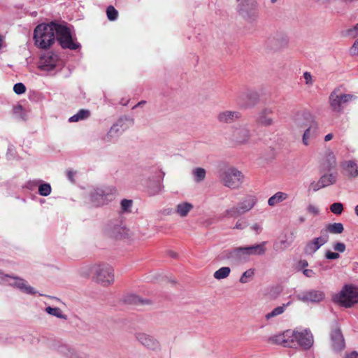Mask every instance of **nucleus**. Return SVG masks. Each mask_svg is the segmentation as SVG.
Listing matches in <instances>:
<instances>
[{
  "label": "nucleus",
  "instance_id": "nucleus-26",
  "mask_svg": "<svg viewBox=\"0 0 358 358\" xmlns=\"http://www.w3.org/2000/svg\"><path fill=\"white\" fill-rule=\"evenodd\" d=\"M338 178V174L336 172L334 173H327L321 176L320 178V183L322 187H327L330 185L336 184Z\"/></svg>",
  "mask_w": 358,
  "mask_h": 358
},
{
  "label": "nucleus",
  "instance_id": "nucleus-61",
  "mask_svg": "<svg viewBox=\"0 0 358 358\" xmlns=\"http://www.w3.org/2000/svg\"><path fill=\"white\" fill-rule=\"evenodd\" d=\"M145 101H141L138 102L136 105H135V106L133 107V109H134V108H137V107H138V106H142V105H143V104H145Z\"/></svg>",
  "mask_w": 358,
  "mask_h": 358
},
{
  "label": "nucleus",
  "instance_id": "nucleus-64",
  "mask_svg": "<svg viewBox=\"0 0 358 358\" xmlns=\"http://www.w3.org/2000/svg\"><path fill=\"white\" fill-rule=\"evenodd\" d=\"M355 213L358 217V205H357L355 208Z\"/></svg>",
  "mask_w": 358,
  "mask_h": 358
},
{
  "label": "nucleus",
  "instance_id": "nucleus-23",
  "mask_svg": "<svg viewBox=\"0 0 358 358\" xmlns=\"http://www.w3.org/2000/svg\"><path fill=\"white\" fill-rule=\"evenodd\" d=\"M257 202V199L255 196L248 194L244 196L238 203L237 206H238L242 214H245L250 211L256 205Z\"/></svg>",
  "mask_w": 358,
  "mask_h": 358
},
{
  "label": "nucleus",
  "instance_id": "nucleus-52",
  "mask_svg": "<svg viewBox=\"0 0 358 358\" xmlns=\"http://www.w3.org/2000/svg\"><path fill=\"white\" fill-rule=\"evenodd\" d=\"M345 245L343 243L338 242L334 245V249L339 252H343L345 250Z\"/></svg>",
  "mask_w": 358,
  "mask_h": 358
},
{
  "label": "nucleus",
  "instance_id": "nucleus-35",
  "mask_svg": "<svg viewBox=\"0 0 358 358\" xmlns=\"http://www.w3.org/2000/svg\"><path fill=\"white\" fill-rule=\"evenodd\" d=\"M206 170L201 167H198L192 170L194 180L196 182H202L206 178Z\"/></svg>",
  "mask_w": 358,
  "mask_h": 358
},
{
  "label": "nucleus",
  "instance_id": "nucleus-58",
  "mask_svg": "<svg viewBox=\"0 0 358 358\" xmlns=\"http://www.w3.org/2000/svg\"><path fill=\"white\" fill-rule=\"evenodd\" d=\"M280 40L282 45L285 46L288 44V39L286 36H281Z\"/></svg>",
  "mask_w": 358,
  "mask_h": 358
},
{
  "label": "nucleus",
  "instance_id": "nucleus-4",
  "mask_svg": "<svg viewBox=\"0 0 358 358\" xmlns=\"http://www.w3.org/2000/svg\"><path fill=\"white\" fill-rule=\"evenodd\" d=\"M116 194L117 189L114 187L96 188L90 192V201L93 206H102L113 201Z\"/></svg>",
  "mask_w": 358,
  "mask_h": 358
},
{
  "label": "nucleus",
  "instance_id": "nucleus-11",
  "mask_svg": "<svg viewBox=\"0 0 358 358\" xmlns=\"http://www.w3.org/2000/svg\"><path fill=\"white\" fill-rule=\"evenodd\" d=\"M1 279H4L5 282H7L9 285L17 287L26 294H34L36 293L35 289L27 285V282L22 278L10 276L8 275H4L3 273V278Z\"/></svg>",
  "mask_w": 358,
  "mask_h": 358
},
{
  "label": "nucleus",
  "instance_id": "nucleus-39",
  "mask_svg": "<svg viewBox=\"0 0 358 358\" xmlns=\"http://www.w3.org/2000/svg\"><path fill=\"white\" fill-rule=\"evenodd\" d=\"M52 188L49 183H43L38 187V193L41 196H47L50 194Z\"/></svg>",
  "mask_w": 358,
  "mask_h": 358
},
{
  "label": "nucleus",
  "instance_id": "nucleus-43",
  "mask_svg": "<svg viewBox=\"0 0 358 358\" xmlns=\"http://www.w3.org/2000/svg\"><path fill=\"white\" fill-rule=\"evenodd\" d=\"M330 210L336 215H341L343 211V206L341 203H334L330 206Z\"/></svg>",
  "mask_w": 358,
  "mask_h": 358
},
{
  "label": "nucleus",
  "instance_id": "nucleus-34",
  "mask_svg": "<svg viewBox=\"0 0 358 358\" xmlns=\"http://www.w3.org/2000/svg\"><path fill=\"white\" fill-rule=\"evenodd\" d=\"M45 312L48 314L55 316L59 319H67V316L63 313L62 310L59 308L57 307L52 308L50 306H48L45 308Z\"/></svg>",
  "mask_w": 358,
  "mask_h": 358
},
{
  "label": "nucleus",
  "instance_id": "nucleus-55",
  "mask_svg": "<svg viewBox=\"0 0 358 358\" xmlns=\"http://www.w3.org/2000/svg\"><path fill=\"white\" fill-rule=\"evenodd\" d=\"M350 52L352 55L358 56V38L355 41L353 45L351 47Z\"/></svg>",
  "mask_w": 358,
  "mask_h": 358
},
{
  "label": "nucleus",
  "instance_id": "nucleus-24",
  "mask_svg": "<svg viewBox=\"0 0 358 358\" xmlns=\"http://www.w3.org/2000/svg\"><path fill=\"white\" fill-rule=\"evenodd\" d=\"M241 117V114L236 110H224L218 113L217 120L221 123L231 124Z\"/></svg>",
  "mask_w": 358,
  "mask_h": 358
},
{
  "label": "nucleus",
  "instance_id": "nucleus-60",
  "mask_svg": "<svg viewBox=\"0 0 358 358\" xmlns=\"http://www.w3.org/2000/svg\"><path fill=\"white\" fill-rule=\"evenodd\" d=\"M73 176H74V173L73 171H68V177H69V180L73 181Z\"/></svg>",
  "mask_w": 358,
  "mask_h": 358
},
{
  "label": "nucleus",
  "instance_id": "nucleus-14",
  "mask_svg": "<svg viewBox=\"0 0 358 358\" xmlns=\"http://www.w3.org/2000/svg\"><path fill=\"white\" fill-rule=\"evenodd\" d=\"M224 257L232 262H239L248 260L250 255L247 247H238L225 251Z\"/></svg>",
  "mask_w": 358,
  "mask_h": 358
},
{
  "label": "nucleus",
  "instance_id": "nucleus-49",
  "mask_svg": "<svg viewBox=\"0 0 358 358\" xmlns=\"http://www.w3.org/2000/svg\"><path fill=\"white\" fill-rule=\"evenodd\" d=\"M307 211L313 215H317L319 214L318 208L313 204H310L307 206Z\"/></svg>",
  "mask_w": 358,
  "mask_h": 358
},
{
  "label": "nucleus",
  "instance_id": "nucleus-48",
  "mask_svg": "<svg viewBox=\"0 0 358 358\" xmlns=\"http://www.w3.org/2000/svg\"><path fill=\"white\" fill-rule=\"evenodd\" d=\"M322 188H324V187H322V184L320 183V180H318L317 182H313L310 185V189H312L314 192H317Z\"/></svg>",
  "mask_w": 358,
  "mask_h": 358
},
{
  "label": "nucleus",
  "instance_id": "nucleus-9",
  "mask_svg": "<svg viewBox=\"0 0 358 358\" xmlns=\"http://www.w3.org/2000/svg\"><path fill=\"white\" fill-rule=\"evenodd\" d=\"M134 124V119L129 117H120L110 128L106 135L108 140L117 136Z\"/></svg>",
  "mask_w": 358,
  "mask_h": 358
},
{
  "label": "nucleus",
  "instance_id": "nucleus-50",
  "mask_svg": "<svg viewBox=\"0 0 358 358\" xmlns=\"http://www.w3.org/2000/svg\"><path fill=\"white\" fill-rule=\"evenodd\" d=\"M310 127H308V128L306 129L304 134L303 135V143L305 145H308L309 143L308 139L310 138Z\"/></svg>",
  "mask_w": 358,
  "mask_h": 358
},
{
  "label": "nucleus",
  "instance_id": "nucleus-45",
  "mask_svg": "<svg viewBox=\"0 0 358 358\" xmlns=\"http://www.w3.org/2000/svg\"><path fill=\"white\" fill-rule=\"evenodd\" d=\"M247 226L248 223L246 220L244 218H240L236 221V224L234 227V229L238 230H243L245 229Z\"/></svg>",
  "mask_w": 358,
  "mask_h": 358
},
{
  "label": "nucleus",
  "instance_id": "nucleus-1",
  "mask_svg": "<svg viewBox=\"0 0 358 358\" xmlns=\"http://www.w3.org/2000/svg\"><path fill=\"white\" fill-rule=\"evenodd\" d=\"M55 36L63 48L77 50L80 46L73 40L69 28L64 24L52 22L50 24H41L34 29L35 43L43 49L52 45L55 41Z\"/></svg>",
  "mask_w": 358,
  "mask_h": 358
},
{
  "label": "nucleus",
  "instance_id": "nucleus-46",
  "mask_svg": "<svg viewBox=\"0 0 358 358\" xmlns=\"http://www.w3.org/2000/svg\"><path fill=\"white\" fill-rule=\"evenodd\" d=\"M13 91L17 94H22L25 92L26 87L23 83H18L14 85Z\"/></svg>",
  "mask_w": 358,
  "mask_h": 358
},
{
  "label": "nucleus",
  "instance_id": "nucleus-7",
  "mask_svg": "<svg viewBox=\"0 0 358 358\" xmlns=\"http://www.w3.org/2000/svg\"><path fill=\"white\" fill-rule=\"evenodd\" d=\"M251 137L250 127L248 124H238L232 127L229 140L234 145H241L249 143Z\"/></svg>",
  "mask_w": 358,
  "mask_h": 358
},
{
  "label": "nucleus",
  "instance_id": "nucleus-53",
  "mask_svg": "<svg viewBox=\"0 0 358 358\" xmlns=\"http://www.w3.org/2000/svg\"><path fill=\"white\" fill-rule=\"evenodd\" d=\"M303 78L305 80V83L306 85H313V78H312L310 73L307 72V71L303 73Z\"/></svg>",
  "mask_w": 358,
  "mask_h": 358
},
{
  "label": "nucleus",
  "instance_id": "nucleus-2",
  "mask_svg": "<svg viewBox=\"0 0 358 358\" xmlns=\"http://www.w3.org/2000/svg\"><path fill=\"white\" fill-rule=\"evenodd\" d=\"M218 177L224 186L231 189H239L245 178L243 173L234 166H227L220 169Z\"/></svg>",
  "mask_w": 358,
  "mask_h": 358
},
{
  "label": "nucleus",
  "instance_id": "nucleus-20",
  "mask_svg": "<svg viewBox=\"0 0 358 358\" xmlns=\"http://www.w3.org/2000/svg\"><path fill=\"white\" fill-rule=\"evenodd\" d=\"M297 299L303 302H320L324 299V293L321 290L311 289L297 295Z\"/></svg>",
  "mask_w": 358,
  "mask_h": 358
},
{
  "label": "nucleus",
  "instance_id": "nucleus-18",
  "mask_svg": "<svg viewBox=\"0 0 358 358\" xmlns=\"http://www.w3.org/2000/svg\"><path fill=\"white\" fill-rule=\"evenodd\" d=\"M320 165L324 171H329L336 166V157L331 149L327 150L322 155L320 159Z\"/></svg>",
  "mask_w": 358,
  "mask_h": 358
},
{
  "label": "nucleus",
  "instance_id": "nucleus-21",
  "mask_svg": "<svg viewBox=\"0 0 358 358\" xmlns=\"http://www.w3.org/2000/svg\"><path fill=\"white\" fill-rule=\"evenodd\" d=\"M312 121L313 116L307 110L299 111L294 117V125L299 129L308 128Z\"/></svg>",
  "mask_w": 358,
  "mask_h": 358
},
{
  "label": "nucleus",
  "instance_id": "nucleus-25",
  "mask_svg": "<svg viewBox=\"0 0 358 358\" xmlns=\"http://www.w3.org/2000/svg\"><path fill=\"white\" fill-rule=\"evenodd\" d=\"M332 347L336 351H341L345 348V344L341 331L338 329L332 331L331 333Z\"/></svg>",
  "mask_w": 358,
  "mask_h": 358
},
{
  "label": "nucleus",
  "instance_id": "nucleus-59",
  "mask_svg": "<svg viewBox=\"0 0 358 358\" xmlns=\"http://www.w3.org/2000/svg\"><path fill=\"white\" fill-rule=\"evenodd\" d=\"M334 137V135L332 134H328L324 136V141L327 142L331 141Z\"/></svg>",
  "mask_w": 358,
  "mask_h": 358
},
{
  "label": "nucleus",
  "instance_id": "nucleus-63",
  "mask_svg": "<svg viewBox=\"0 0 358 358\" xmlns=\"http://www.w3.org/2000/svg\"><path fill=\"white\" fill-rule=\"evenodd\" d=\"M306 220L305 217H299V221L301 222V223H303Z\"/></svg>",
  "mask_w": 358,
  "mask_h": 358
},
{
  "label": "nucleus",
  "instance_id": "nucleus-19",
  "mask_svg": "<svg viewBox=\"0 0 358 358\" xmlns=\"http://www.w3.org/2000/svg\"><path fill=\"white\" fill-rule=\"evenodd\" d=\"M273 108L271 107H264L261 109L257 115L256 122L262 127H270L273 124Z\"/></svg>",
  "mask_w": 358,
  "mask_h": 358
},
{
  "label": "nucleus",
  "instance_id": "nucleus-47",
  "mask_svg": "<svg viewBox=\"0 0 358 358\" xmlns=\"http://www.w3.org/2000/svg\"><path fill=\"white\" fill-rule=\"evenodd\" d=\"M347 35L352 38H356L358 36V23L347 30Z\"/></svg>",
  "mask_w": 358,
  "mask_h": 358
},
{
  "label": "nucleus",
  "instance_id": "nucleus-29",
  "mask_svg": "<svg viewBox=\"0 0 358 358\" xmlns=\"http://www.w3.org/2000/svg\"><path fill=\"white\" fill-rule=\"evenodd\" d=\"M108 233L115 238L122 237L126 229L119 224L110 223L107 227Z\"/></svg>",
  "mask_w": 358,
  "mask_h": 358
},
{
  "label": "nucleus",
  "instance_id": "nucleus-3",
  "mask_svg": "<svg viewBox=\"0 0 358 358\" xmlns=\"http://www.w3.org/2000/svg\"><path fill=\"white\" fill-rule=\"evenodd\" d=\"M333 301L345 308H350L358 303V287L352 285H345L333 296Z\"/></svg>",
  "mask_w": 358,
  "mask_h": 358
},
{
  "label": "nucleus",
  "instance_id": "nucleus-12",
  "mask_svg": "<svg viewBox=\"0 0 358 358\" xmlns=\"http://www.w3.org/2000/svg\"><path fill=\"white\" fill-rule=\"evenodd\" d=\"M321 236L308 242L304 248V252L307 255H313L322 245L329 241V235L324 230H321Z\"/></svg>",
  "mask_w": 358,
  "mask_h": 358
},
{
  "label": "nucleus",
  "instance_id": "nucleus-13",
  "mask_svg": "<svg viewBox=\"0 0 358 358\" xmlns=\"http://www.w3.org/2000/svg\"><path fill=\"white\" fill-rule=\"evenodd\" d=\"M256 6V0H236V9L239 15L245 18H250L254 15Z\"/></svg>",
  "mask_w": 358,
  "mask_h": 358
},
{
  "label": "nucleus",
  "instance_id": "nucleus-62",
  "mask_svg": "<svg viewBox=\"0 0 358 358\" xmlns=\"http://www.w3.org/2000/svg\"><path fill=\"white\" fill-rule=\"evenodd\" d=\"M301 265L303 267L307 266H308V262L306 261V260H303V261L301 262Z\"/></svg>",
  "mask_w": 358,
  "mask_h": 358
},
{
  "label": "nucleus",
  "instance_id": "nucleus-56",
  "mask_svg": "<svg viewBox=\"0 0 358 358\" xmlns=\"http://www.w3.org/2000/svg\"><path fill=\"white\" fill-rule=\"evenodd\" d=\"M303 273L308 278H312L315 274L312 269H304Z\"/></svg>",
  "mask_w": 358,
  "mask_h": 358
},
{
  "label": "nucleus",
  "instance_id": "nucleus-44",
  "mask_svg": "<svg viewBox=\"0 0 358 358\" xmlns=\"http://www.w3.org/2000/svg\"><path fill=\"white\" fill-rule=\"evenodd\" d=\"M253 275L254 270L248 269L242 274L239 280L241 283H246L248 281V278H251L253 276Z\"/></svg>",
  "mask_w": 358,
  "mask_h": 358
},
{
  "label": "nucleus",
  "instance_id": "nucleus-40",
  "mask_svg": "<svg viewBox=\"0 0 358 358\" xmlns=\"http://www.w3.org/2000/svg\"><path fill=\"white\" fill-rule=\"evenodd\" d=\"M289 243L287 241V240H281L280 241H276L273 243V250L276 252L282 251L288 248Z\"/></svg>",
  "mask_w": 358,
  "mask_h": 358
},
{
  "label": "nucleus",
  "instance_id": "nucleus-22",
  "mask_svg": "<svg viewBox=\"0 0 358 358\" xmlns=\"http://www.w3.org/2000/svg\"><path fill=\"white\" fill-rule=\"evenodd\" d=\"M343 173L348 178L358 177V166L355 160H345L341 162Z\"/></svg>",
  "mask_w": 358,
  "mask_h": 358
},
{
  "label": "nucleus",
  "instance_id": "nucleus-5",
  "mask_svg": "<svg viewBox=\"0 0 358 358\" xmlns=\"http://www.w3.org/2000/svg\"><path fill=\"white\" fill-rule=\"evenodd\" d=\"M92 278L96 282L108 286L115 280L113 269L109 265H95L92 268Z\"/></svg>",
  "mask_w": 358,
  "mask_h": 358
},
{
  "label": "nucleus",
  "instance_id": "nucleus-33",
  "mask_svg": "<svg viewBox=\"0 0 358 358\" xmlns=\"http://www.w3.org/2000/svg\"><path fill=\"white\" fill-rule=\"evenodd\" d=\"M291 302H288L286 304H283L281 306H278L275 308L271 312L267 313L265 315V318L268 320L274 317L278 316L281 314H282L285 310V308L289 306Z\"/></svg>",
  "mask_w": 358,
  "mask_h": 358
},
{
  "label": "nucleus",
  "instance_id": "nucleus-28",
  "mask_svg": "<svg viewBox=\"0 0 358 358\" xmlns=\"http://www.w3.org/2000/svg\"><path fill=\"white\" fill-rule=\"evenodd\" d=\"M288 197L289 196L287 193L283 192H278L268 199V205L273 207L278 203L287 200Z\"/></svg>",
  "mask_w": 358,
  "mask_h": 358
},
{
  "label": "nucleus",
  "instance_id": "nucleus-37",
  "mask_svg": "<svg viewBox=\"0 0 358 358\" xmlns=\"http://www.w3.org/2000/svg\"><path fill=\"white\" fill-rule=\"evenodd\" d=\"M242 215L238 206H236L227 209L224 212L223 216L227 218H235Z\"/></svg>",
  "mask_w": 358,
  "mask_h": 358
},
{
  "label": "nucleus",
  "instance_id": "nucleus-27",
  "mask_svg": "<svg viewBox=\"0 0 358 358\" xmlns=\"http://www.w3.org/2000/svg\"><path fill=\"white\" fill-rule=\"evenodd\" d=\"M266 241H263L259 244L248 246L249 255H264L266 251Z\"/></svg>",
  "mask_w": 358,
  "mask_h": 358
},
{
  "label": "nucleus",
  "instance_id": "nucleus-10",
  "mask_svg": "<svg viewBox=\"0 0 358 358\" xmlns=\"http://www.w3.org/2000/svg\"><path fill=\"white\" fill-rule=\"evenodd\" d=\"M258 101V94L249 90L241 92L236 97L237 104L243 108L252 107L257 103Z\"/></svg>",
  "mask_w": 358,
  "mask_h": 358
},
{
  "label": "nucleus",
  "instance_id": "nucleus-51",
  "mask_svg": "<svg viewBox=\"0 0 358 358\" xmlns=\"http://www.w3.org/2000/svg\"><path fill=\"white\" fill-rule=\"evenodd\" d=\"M325 257L328 259H337L340 257V255L337 252L328 250L325 253Z\"/></svg>",
  "mask_w": 358,
  "mask_h": 358
},
{
  "label": "nucleus",
  "instance_id": "nucleus-41",
  "mask_svg": "<svg viewBox=\"0 0 358 358\" xmlns=\"http://www.w3.org/2000/svg\"><path fill=\"white\" fill-rule=\"evenodd\" d=\"M121 211L122 213H130L133 205L132 200L130 199H122L120 203Z\"/></svg>",
  "mask_w": 358,
  "mask_h": 358
},
{
  "label": "nucleus",
  "instance_id": "nucleus-6",
  "mask_svg": "<svg viewBox=\"0 0 358 358\" xmlns=\"http://www.w3.org/2000/svg\"><path fill=\"white\" fill-rule=\"evenodd\" d=\"M351 94H343L338 89L334 90L329 96V104L331 110L336 113L343 112L346 104L353 99Z\"/></svg>",
  "mask_w": 358,
  "mask_h": 358
},
{
  "label": "nucleus",
  "instance_id": "nucleus-31",
  "mask_svg": "<svg viewBox=\"0 0 358 358\" xmlns=\"http://www.w3.org/2000/svg\"><path fill=\"white\" fill-rule=\"evenodd\" d=\"M90 110H86V109H81L76 114L71 116L69 120L71 122H78L80 120L87 119V117H90Z\"/></svg>",
  "mask_w": 358,
  "mask_h": 358
},
{
  "label": "nucleus",
  "instance_id": "nucleus-32",
  "mask_svg": "<svg viewBox=\"0 0 358 358\" xmlns=\"http://www.w3.org/2000/svg\"><path fill=\"white\" fill-rule=\"evenodd\" d=\"M327 232L329 231L331 234H339L343 233L344 231V227L342 223L335 222L332 224H329L327 227V229H324Z\"/></svg>",
  "mask_w": 358,
  "mask_h": 358
},
{
  "label": "nucleus",
  "instance_id": "nucleus-30",
  "mask_svg": "<svg viewBox=\"0 0 358 358\" xmlns=\"http://www.w3.org/2000/svg\"><path fill=\"white\" fill-rule=\"evenodd\" d=\"M193 209V205L189 202H182L177 205L176 211L182 217H186Z\"/></svg>",
  "mask_w": 358,
  "mask_h": 358
},
{
  "label": "nucleus",
  "instance_id": "nucleus-54",
  "mask_svg": "<svg viewBox=\"0 0 358 358\" xmlns=\"http://www.w3.org/2000/svg\"><path fill=\"white\" fill-rule=\"evenodd\" d=\"M251 229L255 231L256 234H259L262 231V226L259 223H254L251 226Z\"/></svg>",
  "mask_w": 358,
  "mask_h": 358
},
{
  "label": "nucleus",
  "instance_id": "nucleus-36",
  "mask_svg": "<svg viewBox=\"0 0 358 358\" xmlns=\"http://www.w3.org/2000/svg\"><path fill=\"white\" fill-rule=\"evenodd\" d=\"M231 269L229 267L224 266L216 271L213 274V277L216 280H222L227 278L229 275Z\"/></svg>",
  "mask_w": 358,
  "mask_h": 358
},
{
  "label": "nucleus",
  "instance_id": "nucleus-38",
  "mask_svg": "<svg viewBox=\"0 0 358 358\" xmlns=\"http://www.w3.org/2000/svg\"><path fill=\"white\" fill-rule=\"evenodd\" d=\"M62 352L67 358H85L84 355L76 351L72 348H63Z\"/></svg>",
  "mask_w": 358,
  "mask_h": 358
},
{
  "label": "nucleus",
  "instance_id": "nucleus-57",
  "mask_svg": "<svg viewBox=\"0 0 358 358\" xmlns=\"http://www.w3.org/2000/svg\"><path fill=\"white\" fill-rule=\"evenodd\" d=\"M345 358H358V352L353 351L350 354H347Z\"/></svg>",
  "mask_w": 358,
  "mask_h": 358
},
{
  "label": "nucleus",
  "instance_id": "nucleus-42",
  "mask_svg": "<svg viewBox=\"0 0 358 358\" xmlns=\"http://www.w3.org/2000/svg\"><path fill=\"white\" fill-rule=\"evenodd\" d=\"M106 14L108 19L110 21L115 20L118 16L117 10L113 6H110L107 8Z\"/></svg>",
  "mask_w": 358,
  "mask_h": 358
},
{
  "label": "nucleus",
  "instance_id": "nucleus-15",
  "mask_svg": "<svg viewBox=\"0 0 358 358\" xmlns=\"http://www.w3.org/2000/svg\"><path fill=\"white\" fill-rule=\"evenodd\" d=\"M313 336L310 330L304 329L299 331L296 330L295 346L299 345L305 350L310 349L313 345Z\"/></svg>",
  "mask_w": 358,
  "mask_h": 358
},
{
  "label": "nucleus",
  "instance_id": "nucleus-17",
  "mask_svg": "<svg viewBox=\"0 0 358 358\" xmlns=\"http://www.w3.org/2000/svg\"><path fill=\"white\" fill-rule=\"evenodd\" d=\"M58 62L59 58L56 54L47 52L40 58L38 68L43 71H50L56 67Z\"/></svg>",
  "mask_w": 358,
  "mask_h": 358
},
{
  "label": "nucleus",
  "instance_id": "nucleus-8",
  "mask_svg": "<svg viewBox=\"0 0 358 358\" xmlns=\"http://www.w3.org/2000/svg\"><path fill=\"white\" fill-rule=\"evenodd\" d=\"M296 330L287 329L282 333L275 334L269 338L272 343L280 345L283 347H295Z\"/></svg>",
  "mask_w": 358,
  "mask_h": 358
},
{
  "label": "nucleus",
  "instance_id": "nucleus-16",
  "mask_svg": "<svg viewBox=\"0 0 358 358\" xmlns=\"http://www.w3.org/2000/svg\"><path fill=\"white\" fill-rule=\"evenodd\" d=\"M136 339L145 348L150 350H158L160 349L159 342L151 335L144 332L135 334Z\"/></svg>",
  "mask_w": 358,
  "mask_h": 358
}]
</instances>
